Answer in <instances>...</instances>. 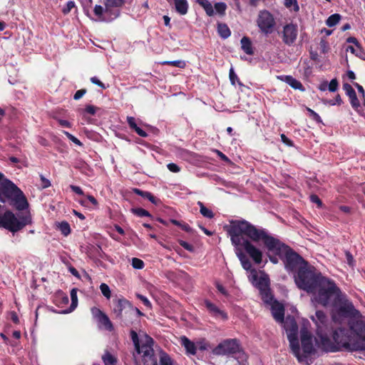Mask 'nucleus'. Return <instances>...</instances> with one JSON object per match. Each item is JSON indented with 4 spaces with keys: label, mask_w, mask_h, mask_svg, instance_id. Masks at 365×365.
<instances>
[{
    "label": "nucleus",
    "mask_w": 365,
    "mask_h": 365,
    "mask_svg": "<svg viewBox=\"0 0 365 365\" xmlns=\"http://www.w3.org/2000/svg\"><path fill=\"white\" fill-rule=\"evenodd\" d=\"M75 7V2L73 1H69L66 3V6H64L62 9V12L64 14H68L72 9Z\"/></svg>",
    "instance_id": "6e6d98bb"
},
{
    "label": "nucleus",
    "mask_w": 365,
    "mask_h": 365,
    "mask_svg": "<svg viewBox=\"0 0 365 365\" xmlns=\"http://www.w3.org/2000/svg\"><path fill=\"white\" fill-rule=\"evenodd\" d=\"M217 33L219 36L224 39L227 38L231 35V31L230 28L225 23L217 24Z\"/></svg>",
    "instance_id": "c85d7f7f"
},
{
    "label": "nucleus",
    "mask_w": 365,
    "mask_h": 365,
    "mask_svg": "<svg viewBox=\"0 0 365 365\" xmlns=\"http://www.w3.org/2000/svg\"><path fill=\"white\" fill-rule=\"evenodd\" d=\"M240 42H241V48L245 53H247L248 55H252L254 53L252 41L249 37H247V36L242 37Z\"/></svg>",
    "instance_id": "bb28decb"
},
{
    "label": "nucleus",
    "mask_w": 365,
    "mask_h": 365,
    "mask_svg": "<svg viewBox=\"0 0 365 365\" xmlns=\"http://www.w3.org/2000/svg\"><path fill=\"white\" fill-rule=\"evenodd\" d=\"M133 190L135 194L140 195L145 199H148L154 205H158V202H160V200L155 197L154 195H153L152 193L150 192L143 191L138 188H134Z\"/></svg>",
    "instance_id": "a878e982"
},
{
    "label": "nucleus",
    "mask_w": 365,
    "mask_h": 365,
    "mask_svg": "<svg viewBox=\"0 0 365 365\" xmlns=\"http://www.w3.org/2000/svg\"><path fill=\"white\" fill-rule=\"evenodd\" d=\"M311 319L317 327V332H324L325 331L324 329L327 327L328 318L323 311H317L315 315L312 316Z\"/></svg>",
    "instance_id": "dca6fc26"
},
{
    "label": "nucleus",
    "mask_w": 365,
    "mask_h": 365,
    "mask_svg": "<svg viewBox=\"0 0 365 365\" xmlns=\"http://www.w3.org/2000/svg\"><path fill=\"white\" fill-rule=\"evenodd\" d=\"M102 360L104 365H116L117 358L112 355L108 351H106L102 356Z\"/></svg>",
    "instance_id": "2f4dec72"
},
{
    "label": "nucleus",
    "mask_w": 365,
    "mask_h": 365,
    "mask_svg": "<svg viewBox=\"0 0 365 365\" xmlns=\"http://www.w3.org/2000/svg\"><path fill=\"white\" fill-rule=\"evenodd\" d=\"M253 282H256L255 286L259 289V291L269 288V278L267 274L261 275L259 277H257L256 280L252 279Z\"/></svg>",
    "instance_id": "393cba45"
},
{
    "label": "nucleus",
    "mask_w": 365,
    "mask_h": 365,
    "mask_svg": "<svg viewBox=\"0 0 365 365\" xmlns=\"http://www.w3.org/2000/svg\"><path fill=\"white\" fill-rule=\"evenodd\" d=\"M257 25L262 34L268 35L273 32L276 21L274 16L269 11L264 9L259 11Z\"/></svg>",
    "instance_id": "9d476101"
},
{
    "label": "nucleus",
    "mask_w": 365,
    "mask_h": 365,
    "mask_svg": "<svg viewBox=\"0 0 365 365\" xmlns=\"http://www.w3.org/2000/svg\"><path fill=\"white\" fill-rule=\"evenodd\" d=\"M131 264L134 269H142L145 267L144 262L142 259L137 258V257H133L132 259Z\"/></svg>",
    "instance_id": "37998d69"
},
{
    "label": "nucleus",
    "mask_w": 365,
    "mask_h": 365,
    "mask_svg": "<svg viewBox=\"0 0 365 365\" xmlns=\"http://www.w3.org/2000/svg\"><path fill=\"white\" fill-rule=\"evenodd\" d=\"M86 92L87 90L86 88L78 90L73 96V99L75 101L81 99L86 93Z\"/></svg>",
    "instance_id": "680f3d73"
},
{
    "label": "nucleus",
    "mask_w": 365,
    "mask_h": 365,
    "mask_svg": "<svg viewBox=\"0 0 365 365\" xmlns=\"http://www.w3.org/2000/svg\"><path fill=\"white\" fill-rule=\"evenodd\" d=\"M91 312L94 318L98 322V323L103 326L108 331H112L113 329V325L110 319L100 309L93 307L91 309Z\"/></svg>",
    "instance_id": "2eb2a0df"
},
{
    "label": "nucleus",
    "mask_w": 365,
    "mask_h": 365,
    "mask_svg": "<svg viewBox=\"0 0 365 365\" xmlns=\"http://www.w3.org/2000/svg\"><path fill=\"white\" fill-rule=\"evenodd\" d=\"M197 3L204 9L209 16H212L215 14L212 5L208 0H198Z\"/></svg>",
    "instance_id": "473e14b6"
},
{
    "label": "nucleus",
    "mask_w": 365,
    "mask_h": 365,
    "mask_svg": "<svg viewBox=\"0 0 365 365\" xmlns=\"http://www.w3.org/2000/svg\"><path fill=\"white\" fill-rule=\"evenodd\" d=\"M0 183V202H9L18 210L28 208L29 202L24 192L10 180L3 179Z\"/></svg>",
    "instance_id": "20e7f679"
},
{
    "label": "nucleus",
    "mask_w": 365,
    "mask_h": 365,
    "mask_svg": "<svg viewBox=\"0 0 365 365\" xmlns=\"http://www.w3.org/2000/svg\"><path fill=\"white\" fill-rule=\"evenodd\" d=\"M90 81L92 83L95 84V85H97L98 86H99L100 88H101L102 89H106L107 87L106 86V85L101 82L97 77L96 76H93V77H91L90 78Z\"/></svg>",
    "instance_id": "13d9d810"
},
{
    "label": "nucleus",
    "mask_w": 365,
    "mask_h": 365,
    "mask_svg": "<svg viewBox=\"0 0 365 365\" xmlns=\"http://www.w3.org/2000/svg\"><path fill=\"white\" fill-rule=\"evenodd\" d=\"M71 304L68 309H66L63 312L64 314H67L69 312H73L78 305V297H77V290L76 289L73 288L71 291Z\"/></svg>",
    "instance_id": "7c9ffc66"
},
{
    "label": "nucleus",
    "mask_w": 365,
    "mask_h": 365,
    "mask_svg": "<svg viewBox=\"0 0 365 365\" xmlns=\"http://www.w3.org/2000/svg\"><path fill=\"white\" fill-rule=\"evenodd\" d=\"M100 289L103 294V295L107 299H110L111 297V292L108 284L106 283H102L100 285Z\"/></svg>",
    "instance_id": "c03bdc74"
},
{
    "label": "nucleus",
    "mask_w": 365,
    "mask_h": 365,
    "mask_svg": "<svg viewBox=\"0 0 365 365\" xmlns=\"http://www.w3.org/2000/svg\"><path fill=\"white\" fill-rule=\"evenodd\" d=\"M197 204L200 207V212L203 217L208 219H212L214 217L213 212L211 210L206 207L203 202H202L201 201H198Z\"/></svg>",
    "instance_id": "f704fd0d"
},
{
    "label": "nucleus",
    "mask_w": 365,
    "mask_h": 365,
    "mask_svg": "<svg viewBox=\"0 0 365 365\" xmlns=\"http://www.w3.org/2000/svg\"><path fill=\"white\" fill-rule=\"evenodd\" d=\"M205 306L213 317L221 318L223 320H227L228 319L227 314L225 311L219 309L215 304L209 300L205 301Z\"/></svg>",
    "instance_id": "a211bd4d"
},
{
    "label": "nucleus",
    "mask_w": 365,
    "mask_h": 365,
    "mask_svg": "<svg viewBox=\"0 0 365 365\" xmlns=\"http://www.w3.org/2000/svg\"><path fill=\"white\" fill-rule=\"evenodd\" d=\"M307 110L309 113V117L318 123H322L321 117L314 110L309 108H307Z\"/></svg>",
    "instance_id": "de8ad7c7"
},
{
    "label": "nucleus",
    "mask_w": 365,
    "mask_h": 365,
    "mask_svg": "<svg viewBox=\"0 0 365 365\" xmlns=\"http://www.w3.org/2000/svg\"><path fill=\"white\" fill-rule=\"evenodd\" d=\"M41 185L43 189L48 188L51 186V182L46 178L43 175H40Z\"/></svg>",
    "instance_id": "052dcab7"
},
{
    "label": "nucleus",
    "mask_w": 365,
    "mask_h": 365,
    "mask_svg": "<svg viewBox=\"0 0 365 365\" xmlns=\"http://www.w3.org/2000/svg\"><path fill=\"white\" fill-rule=\"evenodd\" d=\"M163 65H168V66H173L175 67H178L180 68H183L185 66V63L183 61L181 60H177V61H166L163 62Z\"/></svg>",
    "instance_id": "ea45409f"
},
{
    "label": "nucleus",
    "mask_w": 365,
    "mask_h": 365,
    "mask_svg": "<svg viewBox=\"0 0 365 365\" xmlns=\"http://www.w3.org/2000/svg\"><path fill=\"white\" fill-rule=\"evenodd\" d=\"M237 255L242 267L247 271L250 270L252 272V279L256 280L257 279V273L255 269H252V265L249 258L242 252H238Z\"/></svg>",
    "instance_id": "412c9836"
},
{
    "label": "nucleus",
    "mask_w": 365,
    "mask_h": 365,
    "mask_svg": "<svg viewBox=\"0 0 365 365\" xmlns=\"http://www.w3.org/2000/svg\"><path fill=\"white\" fill-rule=\"evenodd\" d=\"M259 294L261 295L262 301L267 304L269 305L275 300L271 292L270 288H267L259 291Z\"/></svg>",
    "instance_id": "c756f323"
},
{
    "label": "nucleus",
    "mask_w": 365,
    "mask_h": 365,
    "mask_svg": "<svg viewBox=\"0 0 365 365\" xmlns=\"http://www.w3.org/2000/svg\"><path fill=\"white\" fill-rule=\"evenodd\" d=\"M179 245L182 247L185 250L189 251V252H193L194 251V247L189 244L188 242L184 241V240H179L178 241Z\"/></svg>",
    "instance_id": "4d7b16f0"
},
{
    "label": "nucleus",
    "mask_w": 365,
    "mask_h": 365,
    "mask_svg": "<svg viewBox=\"0 0 365 365\" xmlns=\"http://www.w3.org/2000/svg\"><path fill=\"white\" fill-rule=\"evenodd\" d=\"M343 89L345 91L346 94L349 96L352 108L356 110L360 107V103L354 89L350 84L347 83H344Z\"/></svg>",
    "instance_id": "6ab92c4d"
},
{
    "label": "nucleus",
    "mask_w": 365,
    "mask_h": 365,
    "mask_svg": "<svg viewBox=\"0 0 365 365\" xmlns=\"http://www.w3.org/2000/svg\"><path fill=\"white\" fill-rule=\"evenodd\" d=\"M160 365H173L170 357L166 353H163L160 359Z\"/></svg>",
    "instance_id": "49530a36"
},
{
    "label": "nucleus",
    "mask_w": 365,
    "mask_h": 365,
    "mask_svg": "<svg viewBox=\"0 0 365 365\" xmlns=\"http://www.w3.org/2000/svg\"><path fill=\"white\" fill-rule=\"evenodd\" d=\"M328 103L331 106H334L336 104L340 106L343 103V101L341 100L340 95L337 94L334 99L329 100Z\"/></svg>",
    "instance_id": "e2e57ef3"
},
{
    "label": "nucleus",
    "mask_w": 365,
    "mask_h": 365,
    "mask_svg": "<svg viewBox=\"0 0 365 365\" xmlns=\"http://www.w3.org/2000/svg\"><path fill=\"white\" fill-rule=\"evenodd\" d=\"M58 227H59V230H61V233L65 236H67L71 233V227H70L69 224L67 222H65V221L61 222L59 224Z\"/></svg>",
    "instance_id": "a19ab883"
},
{
    "label": "nucleus",
    "mask_w": 365,
    "mask_h": 365,
    "mask_svg": "<svg viewBox=\"0 0 365 365\" xmlns=\"http://www.w3.org/2000/svg\"><path fill=\"white\" fill-rule=\"evenodd\" d=\"M127 122H128L129 127L133 130L138 127V125L136 124V122H135V118L134 117H132V116L127 117Z\"/></svg>",
    "instance_id": "69168bd1"
},
{
    "label": "nucleus",
    "mask_w": 365,
    "mask_h": 365,
    "mask_svg": "<svg viewBox=\"0 0 365 365\" xmlns=\"http://www.w3.org/2000/svg\"><path fill=\"white\" fill-rule=\"evenodd\" d=\"M229 78L232 85L235 86L236 82H237L238 85L243 86V83L240 81L238 76L235 73L233 68L230 69Z\"/></svg>",
    "instance_id": "4c0bfd02"
},
{
    "label": "nucleus",
    "mask_w": 365,
    "mask_h": 365,
    "mask_svg": "<svg viewBox=\"0 0 365 365\" xmlns=\"http://www.w3.org/2000/svg\"><path fill=\"white\" fill-rule=\"evenodd\" d=\"M132 212L133 214H135V215H137L138 217H152V215H150V213L148 211H147L146 210L141 208V207L134 208L132 210Z\"/></svg>",
    "instance_id": "58836bf2"
},
{
    "label": "nucleus",
    "mask_w": 365,
    "mask_h": 365,
    "mask_svg": "<svg viewBox=\"0 0 365 365\" xmlns=\"http://www.w3.org/2000/svg\"><path fill=\"white\" fill-rule=\"evenodd\" d=\"M226 231L230 236L232 244L240 249L243 247L246 253L252 258L254 262L259 264L262 262V252L255 246L251 241L258 242L262 241L264 247L269 251L267 245V237H274L267 230L257 228L247 220H233L229 226H226Z\"/></svg>",
    "instance_id": "f257e3e1"
},
{
    "label": "nucleus",
    "mask_w": 365,
    "mask_h": 365,
    "mask_svg": "<svg viewBox=\"0 0 365 365\" xmlns=\"http://www.w3.org/2000/svg\"><path fill=\"white\" fill-rule=\"evenodd\" d=\"M284 6L288 9L293 6V10L296 12L299 10V6L297 0H284Z\"/></svg>",
    "instance_id": "a18cd8bd"
},
{
    "label": "nucleus",
    "mask_w": 365,
    "mask_h": 365,
    "mask_svg": "<svg viewBox=\"0 0 365 365\" xmlns=\"http://www.w3.org/2000/svg\"><path fill=\"white\" fill-rule=\"evenodd\" d=\"M129 317H131L132 315H136L137 317H141L143 316L144 314L137 307H134L132 304H130V307L129 309Z\"/></svg>",
    "instance_id": "864d4df0"
},
{
    "label": "nucleus",
    "mask_w": 365,
    "mask_h": 365,
    "mask_svg": "<svg viewBox=\"0 0 365 365\" xmlns=\"http://www.w3.org/2000/svg\"><path fill=\"white\" fill-rule=\"evenodd\" d=\"M284 329L287 332V339L289 342L290 349L293 355L300 360V345L299 340L298 339V325L294 319L287 321L284 324Z\"/></svg>",
    "instance_id": "0eeeda50"
},
{
    "label": "nucleus",
    "mask_w": 365,
    "mask_h": 365,
    "mask_svg": "<svg viewBox=\"0 0 365 365\" xmlns=\"http://www.w3.org/2000/svg\"><path fill=\"white\" fill-rule=\"evenodd\" d=\"M215 9L217 14L224 16L227 9V5L224 2H217L215 4Z\"/></svg>",
    "instance_id": "79ce46f5"
},
{
    "label": "nucleus",
    "mask_w": 365,
    "mask_h": 365,
    "mask_svg": "<svg viewBox=\"0 0 365 365\" xmlns=\"http://www.w3.org/2000/svg\"><path fill=\"white\" fill-rule=\"evenodd\" d=\"M98 109V108L93 105H88L86 106L84 111L90 115H94Z\"/></svg>",
    "instance_id": "bf43d9fd"
},
{
    "label": "nucleus",
    "mask_w": 365,
    "mask_h": 365,
    "mask_svg": "<svg viewBox=\"0 0 365 365\" xmlns=\"http://www.w3.org/2000/svg\"><path fill=\"white\" fill-rule=\"evenodd\" d=\"M351 331L346 328H338L333 331L332 337L335 341L339 350L342 348L357 350L361 349V346L353 342Z\"/></svg>",
    "instance_id": "423d86ee"
},
{
    "label": "nucleus",
    "mask_w": 365,
    "mask_h": 365,
    "mask_svg": "<svg viewBox=\"0 0 365 365\" xmlns=\"http://www.w3.org/2000/svg\"><path fill=\"white\" fill-rule=\"evenodd\" d=\"M278 78L285 82L295 90H299L301 91H304L305 90L302 83L292 76L283 75L278 76Z\"/></svg>",
    "instance_id": "4be33fe9"
},
{
    "label": "nucleus",
    "mask_w": 365,
    "mask_h": 365,
    "mask_svg": "<svg viewBox=\"0 0 365 365\" xmlns=\"http://www.w3.org/2000/svg\"><path fill=\"white\" fill-rule=\"evenodd\" d=\"M181 344L185 347L187 354L195 355L197 352V346L194 342L190 341L187 337L183 336L180 338Z\"/></svg>",
    "instance_id": "b1692460"
},
{
    "label": "nucleus",
    "mask_w": 365,
    "mask_h": 365,
    "mask_svg": "<svg viewBox=\"0 0 365 365\" xmlns=\"http://www.w3.org/2000/svg\"><path fill=\"white\" fill-rule=\"evenodd\" d=\"M318 339L317 343L318 346L327 352H336L339 351L335 341H332L326 334L323 332H317Z\"/></svg>",
    "instance_id": "f8f14e48"
},
{
    "label": "nucleus",
    "mask_w": 365,
    "mask_h": 365,
    "mask_svg": "<svg viewBox=\"0 0 365 365\" xmlns=\"http://www.w3.org/2000/svg\"><path fill=\"white\" fill-rule=\"evenodd\" d=\"M124 4V0H106L105 13L109 14L111 19L117 18L120 14L119 7Z\"/></svg>",
    "instance_id": "4468645a"
},
{
    "label": "nucleus",
    "mask_w": 365,
    "mask_h": 365,
    "mask_svg": "<svg viewBox=\"0 0 365 365\" xmlns=\"http://www.w3.org/2000/svg\"><path fill=\"white\" fill-rule=\"evenodd\" d=\"M113 312L117 318L122 319L124 315L129 314L131 303L124 297L113 300Z\"/></svg>",
    "instance_id": "9b49d317"
},
{
    "label": "nucleus",
    "mask_w": 365,
    "mask_h": 365,
    "mask_svg": "<svg viewBox=\"0 0 365 365\" xmlns=\"http://www.w3.org/2000/svg\"><path fill=\"white\" fill-rule=\"evenodd\" d=\"M154 341L153 338L146 335L145 343L142 345L139 344V349H135L138 354H143V356H152L153 355V345Z\"/></svg>",
    "instance_id": "aec40b11"
},
{
    "label": "nucleus",
    "mask_w": 365,
    "mask_h": 365,
    "mask_svg": "<svg viewBox=\"0 0 365 365\" xmlns=\"http://www.w3.org/2000/svg\"><path fill=\"white\" fill-rule=\"evenodd\" d=\"M266 243L269 247V252L282 259L288 271L295 272L301 266L308 263L302 257L276 237H267Z\"/></svg>",
    "instance_id": "f03ea898"
},
{
    "label": "nucleus",
    "mask_w": 365,
    "mask_h": 365,
    "mask_svg": "<svg viewBox=\"0 0 365 365\" xmlns=\"http://www.w3.org/2000/svg\"><path fill=\"white\" fill-rule=\"evenodd\" d=\"M103 11H104V9H103V6H101V5H96L94 7V9H93V12H94L95 15L99 18H101L102 16Z\"/></svg>",
    "instance_id": "774afa93"
},
{
    "label": "nucleus",
    "mask_w": 365,
    "mask_h": 365,
    "mask_svg": "<svg viewBox=\"0 0 365 365\" xmlns=\"http://www.w3.org/2000/svg\"><path fill=\"white\" fill-rule=\"evenodd\" d=\"M324 278L321 272L307 263L299 268L297 274L294 275V282L300 289L308 293H314L317 289V284Z\"/></svg>",
    "instance_id": "7ed1b4c3"
},
{
    "label": "nucleus",
    "mask_w": 365,
    "mask_h": 365,
    "mask_svg": "<svg viewBox=\"0 0 365 365\" xmlns=\"http://www.w3.org/2000/svg\"><path fill=\"white\" fill-rule=\"evenodd\" d=\"M271 311L274 319L278 322H283L284 319V307L277 300H274L272 304Z\"/></svg>",
    "instance_id": "f3484780"
},
{
    "label": "nucleus",
    "mask_w": 365,
    "mask_h": 365,
    "mask_svg": "<svg viewBox=\"0 0 365 365\" xmlns=\"http://www.w3.org/2000/svg\"><path fill=\"white\" fill-rule=\"evenodd\" d=\"M241 346L238 339H227L223 340L212 349L215 355H232L241 351Z\"/></svg>",
    "instance_id": "1a4fd4ad"
},
{
    "label": "nucleus",
    "mask_w": 365,
    "mask_h": 365,
    "mask_svg": "<svg viewBox=\"0 0 365 365\" xmlns=\"http://www.w3.org/2000/svg\"><path fill=\"white\" fill-rule=\"evenodd\" d=\"M299 334L302 349L300 348L301 358L298 361L302 362L305 359L314 354L315 349L312 333L307 328L302 327L300 329Z\"/></svg>",
    "instance_id": "6e6552de"
},
{
    "label": "nucleus",
    "mask_w": 365,
    "mask_h": 365,
    "mask_svg": "<svg viewBox=\"0 0 365 365\" xmlns=\"http://www.w3.org/2000/svg\"><path fill=\"white\" fill-rule=\"evenodd\" d=\"M341 16L339 14H331L327 19L326 24L329 27L334 26L339 22V21L341 20Z\"/></svg>",
    "instance_id": "e433bc0d"
},
{
    "label": "nucleus",
    "mask_w": 365,
    "mask_h": 365,
    "mask_svg": "<svg viewBox=\"0 0 365 365\" xmlns=\"http://www.w3.org/2000/svg\"><path fill=\"white\" fill-rule=\"evenodd\" d=\"M130 337L134 344L135 349H138L140 341H139V338H138V335L137 332L134 330H131L130 331Z\"/></svg>",
    "instance_id": "09e8293b"
},
{
    "label": "nucleus",
    "mask_w": 365,
    "mask_h": 365,
    "mask_svg": "<svg viewBox=\"0 0 365 365\" xmlns=\"http://www.w3.org/2000/svg\"><path fill=\"white\" fill-rule=\"evenodd\" d=\"M354 310L353 304L350 303L341 305L339 309V312L344 316L349 317L353 314Z\"/></svg>",
    "instance_id": "72a5a7b5"
},
{
    "label": "nucleus",
    "mask_w": 365,
    "mask_h": 365,
    "mask_svg": "<svg viewBox=\"0 0 365 365\" xmlns=\"http://www.w3.org/2000/svg\"><path fill=\"white\" fill-rule=\"evenodd\" d=\"M357 334L362 337L363 340L365 341V324H358Z\"/></svg>",
    "instance_id": "338daca9"
},
{
    "label": "nucleus",
    "mask_w": 365,
    "mask_h": 365,
    "mask_svg": "<svg viewBox=\"0 0 365 365\" xmlns=\"http://www.w3.org/2000/svg\"><path fill=\"white\" fill-rule=\"evenodd\" d=\"M297 34L298 30L297 25L293 24H286L283 27L282 41L285 44L291 46L296 41Z\"/></svg>",
    "instance_id": "ddd939ff"
},
{
    "label": "nucleus",
    "mask_w": 365,
    "mask_h": 365,
    "mask_svg": "<svg viewBox=\"0 0 365 365\" xmlns=\"http://www.w3.org/2000/svg\"><path fill=\"white\" fill-rule=\"evenodd\" d=\"M135 296H136V297H137L138 299H140V300L143 303V304H144L146 307H148V308H149V309H151V308H152L151 302L149 301V299H148L146 297H145V296H143V295H142V294H138V293H137V294H135Z\"/></svg>",
    "instance_id": "8fccbe9b"
},
{
    "label": "nucleus",
    "mask_w": 365,
    "mask_h": 365,
    "mask_svg": "<svg viewBox=\"0 0 365 365\" xmlns=\"http://www.w3.org/2000/svg\"><path fill=\"white\" fill-rule=\"evenodd\" d=\"M339 87V83L336 78L331 80L328 84V89L330 92H335L337 91Z\"/></svg>",
    "instance_id": "603ef678"
},
{
    "label": "nucleus",
    "mask_w": 365,
    "mask_h": 365,
    "mask_svg": "<svg viewBox=\"0 0 365 365\" xmlns=\"http://www.w3.org/2000/svg\"><path fill=\"white\" fill-rule=\"evenodd\" d=\"M310 201L317 204V207L321 208L323 206V202L317 195L312 194L309 196Z\"/></svg>",
    "instance_id": "3c124183"
},
{
    "label": "nucleus",
    "mask_w": 365,
    "mask_h": 365,
    "mask_svg": "<svg viewBox=\"0 0 365 365\" xmlns=\"http://www.w3.org/2000/svg\"><path fill=\"white\" fill-rule=\"evenodd\" d=\"M167 168L172 173H179L180 171V168L173 163H168Z\"/></svg>",
    "instance_id": "0e129e2a"
},
{
    "label": "nucleus",
    "mask_w": 365,
    "mask_h": 365,
    "mask_svg": "<svg viewBox=\"0 0 365 365\" xmlns=\"http://www.w3.org/2000/svg\"><path fill=\"white\" fill-rule=\"evenodd\" d=\"M170 221L172 224L178 227H180L182 230L185 231L186 232H192V227L187 223L182 221H178L175 219H171Z\"/></svg>",
    "instance_id": "c9c22d12"
},
{
    "label": "nucleus",
    "mask_w": 365,
    "mask_h": 365,
    "mask_svg": "<svg viewBox=\"0 0 365 365\" xmlns=\"http://www.w3.org/2000/svg\"><path fill=\"white\" fill-rule=\"evenodd\" d=\"M69 302L68 295L62 291H58L53 297V303L60 307H63Z\"/></svg>",
    "instance_id": "5701e85b"
},
{
    "label": "nucleus",
    "mask_w": 365,
    "mask_h": 365,
    "mask_svg": "<svg viewBox=\"0 0 365 365\" xmlns=\"http://www.w3.org/2000/svg\"><path fill=\"white\" fill-rule=\"evenodd\" d=\"M63 133L65 134V135L70 140H71L73 143H75L76 145H80L81 146L83 144L77 138H76L74 135H73L72 134H71L70 133L67 132V131H63Z\"/></svg>",
    "instance_id": "5fc2aeb1"
},
{
    "label": "nucleus",
    "mask_w": 365,
    "mask_h": 365,
    "mask_svg": "<svg viewBox=\"0 0 365 365\" xmlns=\"http://www.w3.org/2000/svg\"><path fill=\"white\" fill-rule=\"evenodd\" d=\"M317 294L315 296V300L323 306L329 304L330 299L334 295L339 296L341 293L340 289L336 285L335 282L324 277L317 284Z\"/></svg>",
    "instance_id": "39448f33"
},
{
    "label": "nucleus",
    "mask_w": 365,
    "mask_h": 365,
    "mask_svg": "<svg viewBox=\"0 0 365 365\" xmlns=\"http://www.w3.org/2000/svg\"><path fill=\"white\" fill-rule=\"evenodd\" d=\"M176 11L180 15H185L188 10L187 0H174Z\"/></svg>",
    "instance_id": "cd10ccee"
}]
</instances>
